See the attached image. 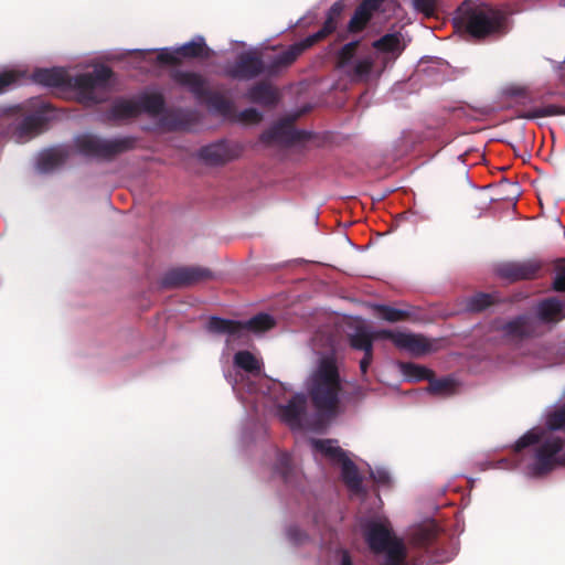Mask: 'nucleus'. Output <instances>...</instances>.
Segmentation results:
<instances>
[{
	"mask_svg": "<svg viewBox=\"0 0 565 565\" xmlns=\"http://www.w3.org/2000/svg\"><path fill=\"white\" fill-rule=\"evenodd\" d=\"M531 447V457L522 466L524 476L542 477L557 467L565 466V403L548 408L545 427L532 428L520 437L516 452Z\"/></svg>",
	"mask_w": 565,
	"mask_h": 565,
	"instance_id": "nucleus-1",
	"label": "nucleus"
},
{
	"mask_svg": "<svg viewBox=\"0 0 565 565\" xmlns=\"http://www.w3.org/2000/svg\"><path fill=\"white\" fill-rule=\"evenodd\" d=\"M111 72L104 65H94L93 72L70 74L63 67L43 68L33 73V82L53 88L73 90L85 104L104 100L111 86Z\"/></svg>",
	"mask_w": 565,
	"mask_h": 565,
	"instance_id": "nucleus-2",
	"label": "nucleus"
},
{
	"mask_svg": "<svg viewBox=\"0 0 565 565\" xmlns=\"http://www.w3.org/2000/svg\"><path fill=\"white\" fill-rule=\"evenodd\" d=\"M309 393L318 416L329 420L340 411V381L334 362L329 358L320 360L309 380Z\"/></svg>",
	"mask_w": 565,
	"mask_h": 565,
	"instance_id": "nucleus-3",
	"label": "nucleus"
},
{
	"mask_svg": "<svg viewBox=\"0 0 565 565\" xmlns=\"http://www.w3.org/2000/svg\"><path fill=\"white\" fill-rule=\"evenodd\" d=\"M361 529L369 547L375 553L384 554V565L404 564L405 545L395 536L385 516H372L362 522Z\"/></svg>",
	"mask_w": 565,
	"mask_h": 565,
	"instance_id": "nucleus-4",
	"label": "nucleus"
},
{
	"mask_svg": "<svg viewBox=\"0 0 565 565\" xmlns=\"http://www.w3.org/2000/svg\"><path fill=\"white\" fill-rule=\"evenodd\" d=\"M274 326L275 320L270 315L259 313L246 322L212 317L206 329L212 333L225 334L226 350H230L235 342L245 343L247 332L260 334L271 329Z\"/></svg>",
	"mask_w": 565,
	"mask_h": 565,
	"instance_id": "nucleus-5",
	"label": "nucleus"
},
{
	"mask_svg": "<svg viewBox=\"0 0 565 565\" xmlns=\"http://www.w3.org/2000/svg\"><path fill=\"white\" fill-rule=\"evenodd\" d=\"M358 41L347 43L339 53V67L353 81L367 82L379 78L385 71V64L376 54L355 56Z\"/></svg>",
	"mask_w": 565,
	"mask_h": 565,
	"instance_id": "nucleus-6",
	"label": "nucleus"
},
{
	"mask_svg": "<svg viewBox=\"0 0 565 565\" xmlns=\"http://www.w3.org/2000/svg\"><path fill=\"white\" fill-rule=\"evenodd\" d=\"M310 446L315 456L328 458L332 463L339 465L344 483L355 494L362 492V478L355 465L348 458L347 454L338 446L337 440L311 439Z\"/></svg>",
	"mask_w": 565,
	"mask_h": 565,
	"instance_id": "nucleus-7",
	"label": "nucleus"
},
{
	"mask_svg": "<svg viewBox=\"0 0 565 565\" xmlns=\"http://www.w3.org/2000/svg\"><path fill=\"white\" fill-rule=\"evenodd\" d=\"M236 374L224 371L227 382L232 385L236 395L243 399L242 391L246 388L248 393H255L257 390L249 377H256L260 374L262 362L249 351H238L233 359Z\"/></svg>",
	"mask_w": 565,
	"mask_h": 565,
	"instance_id": "nucleus-8",
	"label": "nucleus"
},
{
	"mask_svg": "<svg viewBox=\"0 0 565 565\" xmlns=\"http://www.w3.org/2000/svg\"><path fill=\"white\" fill-rule=\"evenodd\" d=\"M504 14L487 4L472 9L465 17L468 32L475 38H482L499 31L503 24Z\"/></svg>",
	"mask_w": 565,
	"mask_h": 565,
	"instance_id": "nucleus-9",
	"label": "nucleus"
},
{
	"mask_svg": "<svg viewBox=\"0 0 565 565\" xmlns=\"http://www.w3.org/2000/svg\"><path fill=\"white\" fill-rule=\"evenodd\" d=\"M163 100L159 94L145 93L134 98L120 99L114 104L113 115L116 118H128L140 113L158 114L162 109Z\"/></svg>",
	"mask_w": 565,
	"mask_h": 565,
	"instance_id": "nucleus-10",
	"label": "nucleus"
},
{
	"mask_svg": "<svg viewBox=\"0 0 565 565\" xmlns=\"http://www.w3.org/2000/svg\"><path fill=\"white\" fill-rule=\"evenodd\" d=\"M406 41L402 33L394 32L383 35L373 43L376 58H380L385 66L392 65L406 47Z\"/></svg>",
	"mask_w": 565,
	"mask_h": 565,
	"instance_id": "nucleus-11",
	"label": "nucleus"
},
{
	"mask_svg": "<svg viewBox=\"0 0 565 565\" xmlns=\"http://www.w3.org/2000/svg\"><path fill=\"white\" fill-rule=\"evenodd\" d=\"M76 145L81 153L92 157H107L122 149V143L85 134L78 136Z\"/></svg>",
	"mask_w": 565,
	"mask_h": 565,
	"instance_id": "nucleus-12",
	"label": "nucleus"
},
{
	"mask_svg": "<svg viewBox=\"0 0 565 565\" xmlns=\"http://www.w3.org/2000/svg\"><path fill=\"white\" fill-rule=\"evenodd\" d=\"M306 398L301 394L295 395L287 405L280 406L278 416L290 428H311L305 411Z\"/></svg>",
	"mask_w": 565,
	"mask_h": 565,
	"instance_id": "nucleus-13",
	"label": "nucleus"
},
{
	"mask_svg": "<svg viewBox=\"0 0 565 565\" xmlns=\"http://www.w3.org/2000/svg\"><path fill=\"white\" fill-rule=\"evenodd\" d=\"M394 344L413 355H423L434 350V343L424 335L407 332H385Z\"/></svg>",
	"mask_w": 565,
	"mask_h": 565,
	"instance_id": "nucleus-14",
	"label": "nucleus"
},
{
	"mask_svg": "<svg viewBox=\"0 0 565 565\" xmlns=\"http://www.w3.org/2000/svg\"><path fill=\"white\" fill-rule=\"evenodd\" d=\"M502 337L508 342H518L532 335L535 331V321L531 317H519L501 327Z\"/></svg>",
	"mask_w": 565,
	"mask_h": 565,
	"instance_id": "nucleus-15",
	"label": "nucleus"
},
{
	"mask_svg": "<svg viewBox=\"0 0 565 565\" xmlns=\"http://www.w3.org/2000/svg\"><path fill=\"white\" fill-rule=\"evenodd\" d=\"M210 276L209 270L199 267H183L171 271L166 284L172 286H185L196 282Z\"/></svg>",
	"mask_w": 565,
	"mask_h": 565,
	"instance_id": "nucleus-16",
	"label": "nucleus"
},
{
	"mask_svg": "<svg viewBox=\"0 0 565 565\" xmlns=\"http://www.w3.org/2000/svg\"><path fill=\"white\" fill-rule=\"evenodd\" d=\"M537 317L543 322H556L565 318V302L548 298L537 305Z\"/></svg>",
	"mask_w": 565,
	"mask_h": 565,
	"instance_id": "nucleus-17",
	"label": "nucleus"
},
{
	"mask_svg": "<svg viewBox=\"0 0 565 565\" xmlns=\"http://www.w3.org/2000/svg\"><path fill=\"white\" fill-rule=\"evenodd\" d=\"M383 0H364L355 10L350 20L349 29L360 31L371 19L373 12L379 9Z\"/></svg>",
	"mask_w": 565,
	"mask_h": 565,
	"instance_id": "nucleus-18",
	"label": "nucleus"
},
{
	"mask_svg": "<svg viewBox=\"0 0 565 565\" xmlns=\"http://www.w3.org/2000/svg\"><path fill=\"white\" fill-rule=\"evenodd\" d=\"M43 125V119L39 115H31L23 119L19 126H17L12 132V138L17 142H24L40 132Z\"/></svg>",
	"mask_w": 565,
	"mask_h": 565,
	"instance_id": "nucleus-19",
	"label": "nucleus"
},
{
	"mask_svg": "<svg viewBox=\"0 0 565 565\" xmlns=\"http://www.w3.org/2000/svg\"><path fill=\"white\" fill-rule=\"evenodd\" d=\"M316 42V39L310 35L303 41L290 45L287 50L275 56L273 61L274 66L281 67L291 64L306 49L310 47Z\"/></svg>",
	"mask_w": 565,
	"mask_h": 565,
	"instance_id": "nucleus-20",
	"label": "nucleus"
},
{
	"mask_svg": "<svg viewBox=\"0 0 565 565\" xmlns=\"http://www.w3.org/2000/svg\"><path fill=\"white\" fill-rule=\"evenodd\" d=\"M65 156V149L62 147L46 149L40 152L36 168L40 172H50L63 162Z\"/></svg>",
	"mask_w": 565,
	"mask_h": 565,
	"instance_id": "nucleus-21",
	"label": "nucleus"
},
{
	"mask_svg": "<svg viewBox=\"0 0 565 565\" xmlns=\"http://www.w3.org/2000/svg\"><path fill=\"white\" fill-rule=\"evenodd\" d=\"M263 70L262 62L254 56L243 57L234 67L227 72L232 77L236 78H250L259 74Z\"/></svg>",
	"mask_w": 565,
	"mask_h": 565,
	"instance_id": "nucleus-22",
	"label": "nucleus"
},
{
	"mask_svg": "<svg viewBox=\"0 0 565 565\" xmlns=\"http://www.w3.org/2000/svg\"><path fill=\"white\" fill-rule=\"evenodd\" d=\"M386 331L382 332H371L364 327L356 328L355 332L351 335V345L356 350H362L364 352L372 351V343L375 337L382 335L386 337Z\"/></svg>",
	"mask_w": 565,
	"mask_h": 565,
	"instance_id": "nucleus-23",
	"label": "nucleus"
},
{
	"mask_svg": "<svg viewBox=\"0 0 565 565\" xmlns=\"http://www.w3.org/2000/svg\"><path fill=\"white\" fill-rule=\"evenodd\" d=\"M344 9V4L342 1H337L332 4L327 14V20L324 22L323 28L317 33L312 34L316 41L324 38L327 34L331 33L337 26V19L340 17L341 12Z\"/></svg>",
	"mask_w": 565,
	"mask_h": 565,
	"instance_id": "nucleus-24",
	"label": "nucleus"
},
{
	"mask_svg": "<svg viewBox=\"0 0 565 565\" xmlns=\"http://www.w3.org/2000/svg\"><path fill=\"white\" fill-rule=\"evenodd\" d=\"M249 99L263 105H271L277 100V92L270 85H258L248 93Z\"/></svg>",
	"mask_w": 565,
	"mask_h": 565,
	"instance_id": "nucleus-25",
	"label": "nucleus"
},
{
	"mask_svg": "<svg viewBox=\"0 0 565 565\" xmlns=\"http://www.w3.org/2000/svg\"><path fill=\"white\" fill-rule=\"evenodd\" d=\"M179 82L196 96H201L205 93V83L198 74L181 73L179 74Z\"/></svg>",
	"mask_w": 565,
	"mask_h": 565,
	"instance_id": "nucleus-26",
	"label": "nucleus"
},
{
	"mask_svg": "<svg viewBox=\"0 0 565 565\" xmlns=\"http://www.w3.org/2000/svg\"><path fill=\"white\" fill-rule=\"evenodd\" d=\"M399 370L406 381H420L429 376V370L414 363H402Z\"/></svg>",
	"mask_w": 565,
	"mask_h": 565,
	"instance_id": "nucleus-27",
	"label": "nucleus"
},
{
	"mask_svg": "<svg viewBox=\"0 0 565 565\" xmlns=\"http://www.w3.org/2000/svg\"><path fill=\"white\" fill-rule=\"evenodd\" d=\"M180 56L195 57L200 56L205 51V43L203 36H195L192 41L178 47Z\"/></svg>",
	"mask_w": 565,
	"mask_h": 565,
	"instance_id": "nucleus-28",
	"label": "nucleus"
},
{
	"mask_svg": "<svg viewBox=\"0 0 565 565\" xmlns=\"http://www.w3.org/2000/svg\"><path fill=\"white\" fill-rule=\"evenodd\" d=\"M427 391L434 394L447 396L455 393L456 382L451 377L433 380L429 382Z\"/></svg>",
	"mask_w": 565,
	"mask_h": 565,
	"instance_id": "nucleus-29",
	"label": "nucleus"
},
{
	"mask_svg": "<svg viewBox=\"0 0 565 565\" xmlns=\"http://www.w3.org/2000/svg\"><path fill=\"white\" fill-rule=\"evenodd\" d=\"M201 158L210 164H217L225 158L224 146L216 143L204 147L200 152Z\"/></svg>",
	"mask_w": 565,
	"mask_h": 565,
	"instance_id": "nucleus-30",
	"label": "nucleus"
},
{
	"mask_svg": "<svg viewBox=\"0 0 565 565\" xmlns=\"http://www.w3.org/2000/svg\"><path fill=\"white\" fill-rule=\"evenodd\" d=\"M435 536V525L429 523L417 526L412 532V541L416 545H424L430 542Z\"/></svg>",
	"mask_w": 565,
	"mask_h": 565,
	"instance_id": "nucleus-31",
	"label": "nucleus"
},
{
	"mask_svg": "<svg viewBox=\"0 0 565 565\" xmlns=\"http://www.w3.org/2000/svg\"><path fill=\"white\" fill-rule=\"evenodd\" d=\"M180 56V53H179V50L178 47H174V49H169V47H166V49H161L157 58L160 63H163V64H169V63H173L175 61L179 60Z\"/></svg>",
	"mask_w": 565,
	"mask_h": 565,
	"instance_id": "nucleus-32",
	"label": "nucleus"
},
{
	"mask_svg": "<svg viewBox=\"0 0 565 565\" xmlns=\"http://www.w3.org/2000/svg\"><path fill=\"white\" fill-rule=\"evenodd\" d=\"M490 305V297L488 295H477L469 301L468 308L472 311H480Z\"/></svg>",
	"mask_w": 565,
	"mask_h": 565,
	"instance_id": "nucleus-33",
	"label": "nucleus"
},
{
	"mask_svg": "<svg viewBox=\"0 0 565 565\" xmlns=\"http://www.w3.org/2000/svg\"><path fill=\"white\" fill-rule=\"evenodd\" d=\"M17 75L12 71H4L0 74V94L15 85Z\"/></svg>",
	"mask_w": 565,
	"mask_h": 565,
	"instance_id": "nucleus-34",
	"label": "nucleus"
},
{
	"mask_svg": "<svg viewBox=\"0 0 565 565\" xmlns=\"http://www.w3.org/2000/svg\"><path fill=\"white\" fill-rule=\"evenodd\" d=\"M241 120L247 124H255L262 119V115L255 108H247L239 115Z\"/></svg>",
	"mask_w": 565,
	"mask_h": 565,
	"instance_id": "nucleus-35",
	"label": "nucleus"
},
{
	"mask_svg": "<svg viewBox=\"0 0 565 565\" xmlns=\"http://www.w3.org/2000/svg\"><path fill=\"white\" fill-rule=\"evenodd\" d=\"M371 476L380 484H387L391 480L390 472L382 467H376L374 470H371Z\"/></svg>",
	"mask_w": 565,
	"mask_h": 565,
	"instance_id": "nucleus-36",
	"label": "nucleus"
},
{
	"mask_svg": "<svg viewBox=\"0 0 565 565\" xmlns=\"http://www.w3.org/2000/svg\"><path fill=\"white\" fill-rule=\"evenodd\" d=\"M413 6L417 11L429 14L434 10L435 0H413Z\"/></svg>",
	"mask_w": 565,
	"mask_h": 565,
	"instance_id": "nucleus-37",
	"label": "nucleus"
},
{
	"mask_svg": "<svg viewBox=\"0 0 565 565\" xmlns=\"http://www.w3.org/2000/svg\"><path fill=\"white\" fill-rule=\"evenodd\" d=\"M290 463V456L288 454H280L277 463L278 472L287 479V470Z\"/></svg>",
	"mask_w": 565,
	"mask_h": 565,
	"instance_id": "nucleus-38",
	"label": "nucleus"
},
{
	"mask_svg": "<svg viewBox=\"0 0 565 565\" xmlns=\"http://www.w3.org/2000/svg\"><path fill=\"white\" fill-rule=\"evenodd\" d=\"M554 289L557 291H565V268H561L557 270L554 281Z\"/></svg>",
	"mask_w": 565,
	"mask_h": 565,
	"instance_id": "nucleus-39",
	"label": "nucleus"
},
{
	"mask_svg": "<svg viewBox=\"0 0 565 565\" xmlns=\"http://www.w3.org/2000/svg\"><path fill=\"white\" fill-rule=\"evenodd\" d=\"M404 316V311L394 308H384L383 317L388 321H398Z\"/></svg>",
	"mask_w": 565,
	"mask_h": 565,
	"instance_id": "nucleus-40",
	"label": "nucleus"
},
{
	"mask_svg": "<svg viewBox=\"0 0 565 565\" xmlns=\"http://www.w3.org/2000/svg\"><path fill=\"white\" fill-rule=\"evenodd\" d=\"M372 361V351L364 352V358L360 362V369L362 373H365Z\"/></svg>",
	"mask_w": 565,
	"mask_h": 565,
	"instance_id": "nucleus-41",
	"label": "nucleus"
},
{
	"mask_svg": "<svg viewBox=\"0 0 565 565\" xmlns=\"http://www.w3.org/2000/svg\"><path fill=\"white\" fill-rule=\"evenodd\" d=\"M341 565H352L349 554L345 551L340 552Z\"/></svg>",
	"mask_w": 565,
	"mask_h": 565,
	"instance_id": "nucleus-42",
	"label": "nucleus"
},
{
	"mask_svg": "<svg viewBox=\"0 0 565 565\" xmlns=\"http://www.w3.org/2000/svg\"><path fill=\"white\" fill-rule=\"evenodd\" d=\"M502 275L505 277L512 278V279H518V278L523 277V274L519 273V271H514V273L502 271Z\"/></svg>",
	"mask_w": 565,
	"mask_h": 565,
	"instance_id": "nucleus-43",
	"label": "nucleus"
},
{
	"mask_svg": "<svg viewBox=\"0 0 565 565\" xmlns=\"http://www.w3.org/2000/svg\"><path fill=\"white\" fill-rule=\"evenodd\" d=\"M295 532H296V530L290 529V530L288 531V534H289V536H290V537H292L295 541H297V539H296V537H294V533H295Z\"/></svg>",
	"mask_w": 565,
	"mask_h": 565,
	"instance_id": "nucleus-44",
	"label": "nucleus"
},
{
	"mask_svg": "<svg viewBox=\"0 0 565 565\" xmlns=\"http://www.w3.org/2000/svg\"><path fill=\"white\" fill-rule=\"evenodd\" d=\"M11 71L13 72V70H11ZM14 74L17 75V82H15V84H17V83H19V76H23L24 74H23V73H20V74H19V73H18V72H15V71H14Z\"/></svg>",
	"mask_w": 565,
	"mask_h": 565,
	"instance_id": "nucleus-45",
	"label": "nucleus"
},
{
	"mask_svg": "<svg viewBox=\"0 0 565 565\" xmlns=\"http://www.w3.org/2000/svg\"><path fill=\"white\" fill-rule=\"evenodd\" d=\"M563 4L565 6V0H564V3H563Z\"/></svg>",
	"mask_w": 565,
	"mask_h": 565,
	"instance_id": "nucleus-46",
	"label": "nucleus"
}]
</instances>
